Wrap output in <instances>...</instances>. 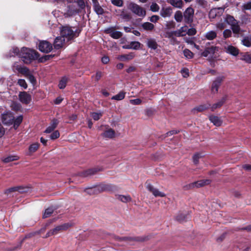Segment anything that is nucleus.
Segmentation results:
<instances>
[{"mask_svg": "<svg viewBox=\"0 0 251 251\" xmlns=\"http://www.w3.org/2000/svg\"><path fill=\"white\" fill-rule=\"evenodd\" d=\"M187 215L184 213H179L176 217V220L179 223L186 221Z\"/></svg>", "mask_w": 251, "mask_h": 251, "instance_id": "a19ab883", "label": "nucleus"}, {"mask_svg": "<svg viewBox=\"0 0 251 251\" xmlns=\"http://www.w3.org/2000/svg\"><path fill=\"white\" fill-rule=\"evenodd\" d=\"M227 100V96H225L223 97L221 100L218 102L213 104L212 106H210V109L212 111H214L215 109L220 108L226 102Z\"/></svg>", "mask_w": 251, "mask_h": 251, "instance_id": "4be33fe9", "label": "nucleus"}, {"mask_svg": "<svg viewBox=\"0 0 251 251\" xmlns=\"http://www.w3.org/2000/svg\"><path fill=\"white\" fill-rule=\"evenodd\" d=\"M218 50V48L216 46L206 47L204 50L201 53V56L206 57L209 54L213 55Z\"/></svg>", "mask_w": 251, "mask_h": 251, "instance_id": "a211bd4d", "label": "nucleus"}, {"mask_svg": "<svg viewBox=\"0 0 251 251\" xmlns=\"http://www.w3.org/2000/svg\"><path fill=\"white\" fill-rule=\"evenodd\" d=\"M217 9L213 8L210 10L209 12V17L210 18L214 19L217 16Z\"/></svg>", "mask_w": 251, "mask_h": 251, "instance_id": "8fccbe9b", "label": "nucleus"}, {"mask_svg": "<svg viewBox=\"0 0 251 251\" xmlns=\"http://www.w3.org/2000/svg\"><path fill=\"white\" fill-rule=\"evenodd\" d=\"M209 120L214 125L217 126H221L222 124V121L221 120L220 118L217 116L210 115L209 116Z\"/></svg>", "mask_w": 251, "mask_h": 251, "instance_id": "b1692460", "label": "nucleus"}, {"mask_svg": "<svg viewBox=\"0 0 251 251\" xmlns=\"http://www.w3.org/2000/svg\"><path fill=\"white\" fill-rule=\"evenodd\" d=\"M142 101L140 99H136L130 100V103L133 105H139L141 104Z\"/></svg>", "mask_w": 251, "mask_h": 251, "instance_id": "0e129e2a", "label": "nucleus"}, {"mask_svg": "<svg viewBox=\"0 0 251 251\" xmlns=\"http://www.w3.org/2000/svg\"><path fill=\"white\" fill-rule=\"evenodd\" d=\"M15 55H18L26 64L30 63L31 60L37 58V53L35 51L26 48H23L20 51L18 48H13L11 56Z\"/></svg>", "mask_w": 251, "mask_h": 251, "instance_id": "f257e3e1", "label": "nucleus"}, {"mask_svg": "<svg viewBox=\"0 0 251 251\" xmlns=\"http://www.w3.org/2000/svg\"><path fill=\"white\" fill-rule=\"evenodd\" d=\"M227 50V52L233 56H237L239 53L238 49L231 45L228 46Z\"/></svg>", "mask_w": 251, "mask_h": 251, "instance_id": "473e14b6", "label": "nucleus"}, {"mask_svg": "<svg viewBox=\"0 0 251 251\" xmlns=\"http://www.w3.org/2000/svg\"><path fill=\"white\" fill-rule=\"evenodd\" d=\"M147 46L149 48L153 50H155L157 49L158 44L156 40L153 38L148 39L147 42Z\"/></svg>", "mask_w": 251, "mask_h": 251, "instance_id": "a878e982", "label": "nucleus"}, {"mask_svg": "<svg viewBox=\"0 0 251 251\" xmlns=\"http://www.w3.org/2000/svg\"><path fill=\"white\" fill-rule=\"evenodd\" d=\"M172 6L181 9L183 6V2L182 0H170L168 1Z\"/></svg>", "mask_w": 251, "mask_h": 251, "instance_id": "c756f323", "label": "nucleus"}, {"mask_svg": "<svg viewBox=\"0 0 251 251\" xmlns=\"http://www.w3.org/2000/svg\"><path fill=\"white\" fill-rule=\"evenodd\" d=\"M111 3L114 5L121 7L123 5L124 1L123 0H111Z\"/></svg>", "mask_w": 251, "mask_h": 251, "instance_id": "5fc2aeb1", "label": "nucleus"}, {"mask_svg": "<svg viewBox=\"0 0 251 251\" xmlns=\"http://www.w3.org/2000/svg\"><path fill=\"white\" fill-rule=\"evenodd\" d=\"M38 47L41 51L45 53L50 52L52 49V45L46 41H41Z\"/></svg>", "mask_w": 251, "mask_h": 251, "instance_id": "4468645a", "label": "nucleus"}, {"mask_svg": "<svg viewBox=\"0 0 251 251\" xmlns=\"http://www.w3.org/2000/svg\"><path fill=\"white\" fill-rule=\"evenodd\" d=\"M231 29L233 33L239 34L241 31V28L239 25V22H236L235 24L231 25Z\"/></svg>", "mask_w": 251, "mask_h": 251, "instance_id": "e433bc0d", "label": "nucleus"}, {"mask_svg": "<svg viewBox=\"0 0 251 251\" xmlns=\"http://www.w3.org/2000/svg\"><path fill=\"white\" fill-rule=\"evenodd\" d=\"M97 186L100 193L103 192H113L116 190V186L111 184L102 183Z\"/></svg>", "mask_w": 251, "mask_h": 251, "instance_id": "9d476101", "label": "nucleus"}, {"mask_svg": "<svg viewBox=\"0 0 251 251\" xmlns=\"http://www.w3.org/2000/svg\"><path fill=\"white\" fill-rule=\"evenodd\" d=\"M60 136V133L58 130L54 131L50 135V138L52 140L57 139Z\"/></svg>", "mask_w": 251, "mask_h": 251, "instance_id": "e2e57ef3", "label": "nucleus"}, {"mask_svg": "<svg viewBox=\"0 0 251 251\" xmlns=\"http://www.w3.org/2000/svg\"><path fill=\"white\" fill-rule=\"evenodd\" d=\"M241 59L248 63L251 64V54L247 52L242 55Z\"/></svg>", "mask_w": 251, "mask_h": 251, "instance_id": "de8ad7c7", "label": "nucleus"}, {"mask_svg": "<svg viewBox=\"0 0 251 251\" xmlns=\"http://www.w3.org/2000/svg\"><path fill=\"white\" fill-rule=\"evenodd\" d=\"M150 9L152 12H157L159 10V6L157 3H153L151 5Z\"/></svg>", "mask_w": 251, "mask_h": 251, "instance_id": "bf43d9fd", "label": "nucleus"}, {"mask_svg": "<svg viewBox=\"0 0 251 251\" xmlns=\"http://www.w3.org/2000/svg\"><path fill=\"white\" fill-rule=\"evenodd\" d=\"M101 135L104 137L112 139L115 137V132L113 129L109 128L104 131Z\"/></svg>", "mask_w": 251, "mask_h": 251, "instance_id": "bb28decb", "label": "nucleus"}, {"mask_svg": "<svg viewBox=\"0 0 251 251\" xmlns=\"http://www.w3.org/2000/svg\"><path fill=\"white\" fill-rule=\"evenodd\" d=\"M204 37L209 40H212L216 38L217 33L213 30L207 32L205 33Z\"/></svg>", "mask_w": 251, "mask_h": 251, "instance_id": "f704fd0d", "label": "nucleus"}, {"mask_svg": "<svg viewBox=\"0 0 251 251\" xmlns=\"http://www.w3.org/2000/svg\"><path fill=\"white\" fill-rule=\"evenodd\" d=\"M121 17L124 20H126V21H129L131 19V15L125 13L124 11L122 12V13L121 14Z\"/></svg>", "mask_w": 251, "mask_h": 251, "instance_id": "603ef678", "label": "nucleus"}, {"mask_svg": "<svg viewBox=\"0 0 251 251\" xmlns=\"http://www.w3.org/2000/svg\"><path fill=\"white\" fill-rule=\"evenodd\" d=\"M146 188L155 197H165L166 196V194L164 193L159 191L158 189L154 188L151 183H148V182L146 183Z\"/></svg>", "mask_w": 251, "mask_h": 251, "instance_id": "9b49d317", "label": "nucleus"}, {"mask_svg": "<svg viewBox=\"0 0 251 251\" xmlns=\"http://www.w3.org/2000/svg\"><path fill=\"white\" fill-rule=\"evenodd\" d=\"M105 32L109 34L112 38L115 39H118L123 36V33L121 31H115L114 27L107 28L105 30Z\"/></svg>", "mask_w": 251, "mask_h": 251, "instance_id": "2eb2a0df", "label": "nucleus"}, {"mask_svg": "<svg viewBox=\"0 0 251 251\" xmlns=\"http://www.w3.org/2000/svg\"><path fill=\"white\" fill-rule=\"evenodd\" d=\"M197 33V30L196 28L193 27V26L191 27V28L188 29V31L187 32V34L189 36H194Z\"/></svg>", "mask_w": 251, "mask_h": 251, "instance_id": "680f3d73", "label": "nucleus"}, {"mask_svg": "<svg viewBox=\"0 0 251 251\" xmlns=\"http://www.w3.org/2000/svg\"><path fill=\"white\" fill-rule=\"evenodd\" d=\"M58 124V121L56 119H54L51 124L46 128L45 132L47 133H51L56 127Z\"/></svg>", "mask_w": 251, "mask_h": 251, "instance_id": "c85d7f7f", "label": "nucleus"}, {"mask_svg": "<svg viewBox=\"0 0 251 251\" xmlns=\"http://www.w3.org/2000/svg\"><path fill=\"white\" fill-rule=\"evenodd\" d=\"M127 8L133 13L140 17H145L146 15V10L137 4L131 2L128 5Z\"/></svg>", "mask_w": 251, "mask_h": 251, "instance_id": "423d86ee", "label": "nucleus"}, {"mask_svg": "<svg viewBox=\"0 0 251 251\" xmlns=\"http://www.w3.org/2000/svg\"><path fill=\"white\" fill-rule=\"evenodd\" d=\"M78 7V2H75V4H69L67 6V9L65 13V15L66 17H70L75 15L77 12Z\"/></svg>", "mask_w": 251, "mask_h": 251, "instance_id": "ddd939ff", "label": "nucleus"}, {"mask_svg": "<svg viewBox=\"0 0 251 251\" xmlns=\"http://www.w3.org/2000/svg\"><path fill=\"white\" fill-rule=\"evenodd\" d=\"M23 120L22 115H19L15 118L11 111H6L1 114V121L2 123L7 126L13 125L15 129L18 128Z\"/></svg>", "mask_w": 251, "mask_h": 251, "instance_id": "f03ea898", "label": "nucleus"}, {"mask_svg": "<svg viewBox=\"0 0 251 251\" xmlns=\"http://www.w3.org/2000/svg\"><path fill=\"white\" fill-rule=\"evenodd\" d=\"M166 27L167 29H173L176 27V24L173 21H171L167 23Z\"/></svg>", "mask_w": 251, "mask_h": 251, "instance_id": "13d9d810", "label": "nucleus"}, {"mask_svg": "<svg viewBox=\"0 0 251 251\" xmlns=\"http://www.w3.org/2000/svg\"><path fill=\"white\" fill-rule=\"evenodd\" d=\"M71 225L69 223H64L61 225H59L49 231L46 234V238H48L52 235H56L60 232L67 230Z\"/></svg>", "mask_w": 251, "mask_h": 251, "instance_id": "0eeeda50", "label": "nucleus"}, {"mask_svg": "<svg viewBox=\"0 0 251 251\" xmlns=\"http://www.w3.org/2000/svg\"><path fill=\"white\" fill-rule=\"evenodd\" d=\"M112 238H114L115 240L118 241H136V242H144L145 241H147L149 239V236H136V237H119L118 236H116L115 235H112Z\"/></svg>", "mask_w": 251, "mask_h": 251, "instance_id": "39448f33", "label": "nucleus"}, {"mask_svg": "<svg viewBox=\"0 0 251 251\" xmlns=\"http://www.w3.org/2000/svg\"><path fill=\"white\" fill-rule=\"evenodd\" d=\"M102 168L97 167L86 170L81 173L79 172V176L87 177L89 176L94 175L99 172L102 171Z\"/></svg>", "mask_w": 251, "mask_h": 251, "instance_id": "f8f14e48", "label": "nucleus"}, {"mask_svg": "<svg viewBox=\"0 0 251 251\" xmlns=\"http://www.w3.org/2000/svg\"><path fill=\"white\" fill-rule=\"evenodd\" d=\"M11 108L15 111H19L21 109V106L20 104L14 102L12 103Z\"/></svg>", "mask_w": 251, "mask_h": 251, "instance_id": "69168bd1", "label": "nucleus"}, {"mask_svg": "<svg viewBox=\"0 0 251 251\" xmlns=\"http://www.w3.org/2000/svg\"><path fill=\"white\" fill-rule=\"evenodd\" d=\"M84 191L90 195L100 194V191L98 190L97 185L86 188Z\"/></svg>", "mask_w": 251, "mask_h": 251, "instance_id": "412c9836", "label": "nucleus"}, {"mask_svg": "<svg viewBox=\"0 0 251 251\" xmlns=\"http://www.w3.org/2000/svg\"><path fill=\"white\" fill-rule=\"evenodd\" d=\"M180 131L178 130H172L167 132L165 135V137L172 135L173 134H176L179 133Z\"/></svg>", "mask_w": 251, "mask_h": 251, "instance_id": "338daca9", "label": "nucleus"}, {"mask_svg": "<svg viewBox=\"0 0 251 251\" xmlns=\"http://www.w3.org/2000/svg\"><path fill=\"white\" fill-rule=\"evenodd\" d=\"M18 70L20 73L23 74L25 77L30 73L29 70L25 67H20Z\"/></svg>", "mask_w": 251, "mask_h": 251, "instance_id": "49530a36", "label": "nucleus"}, {"mask_svg": "<svg viewBox=\"0 0 251 251\" xmlns=\"http://www.w3.org/2000/svg\"><path fill=\"white\" fill-rule=\"evenodd\" d=\"M93 9L96 13L98 15H102L104 13V10L99 4V1L93 4Z\"/></svg>", "mask_w": 251, "mask_h": 251, "instance_id": "393cba45", "label": "nucleus"}, {"mask_svg": "<svg viewBox=\"0 0 251 251\" xmlns=\"http://www.w3.org/2000/svg\"><path fill=\"white\" fill-rule=\"evenodd\" d=\"M172 13V9L171 7H162L160 10V15L164 17H170Z\"/></svg>", "mask_w": 251, "mask_h": 251, "instance_id": "5701e85b", "label": "nucleus"}, {"mask_svg": "<svg viewBox=\"0 0 251 251\" xmlns=\"http://www.w3.org/2000/svg\"><path fill=\"white\" fill-rule=\"evenodd\" d=\"M104 73L100 71H97L96 74L93 75H92L91 77L95 81L98 82L100 80L101 77L103 75Z\"/></svg>", "mask_w": 251, "mask_h": 251, "instance_id": "58836bf2", "label": "nucleus"}, {"mask_svg": "<svg viewBox=\"0 0 251 251\" xmlns=\"http://www.w3.org/2000/svg\"><path fill=\"white\" fill-rule=\"evenodd\" d=\"M68 81V79L66 77H63L61 78V79L59 81L58 84V87L60 89H63L65 88L66 86V84Z\"/></svg>", "mask_w": 251, "mask_h": 251, "instance_id": "c03bdc74", "label": "nucleus"}, {"mask_svg": "<svg viewBox=\"0 0 251 251\" xmlns=\"http://www.w3.org/2000/svg\"><path fill=\"white\" fill-rule=\"evenodd\" d=\"M183 54L187 59H191L194 57L193 53L189 49H185L183 50Z\"/></svg>", "mask_w": 251, "mask_h": 251, "instance_id": "a18cd8bd", "label": "nucleus"}, {"mask_svg": "<svg viewBox=\"0 0 251 251\" xmlns=\"http://www.w3.org/2000/svg\"><path fill=\"white\" fill-rule=\"evenodd\" d=\"M135 56V55L133 52H130L128 54L121 55L118 58L121 61H127L132 59Z\"/></svg>", "mask_w": 251, "mask_h": 251, "instance_id": "7c9ffc66", "label": "nucleus"}, {"mask_svg": "<svg viewBox=\"0 0 251 251\" xmlns=\"http://www.w3.org/2000/svg\"><path fill=\"white\" fill-rule=\"evenodd\" d=\"M60 34L67 42L72 40L75 35L74 31L68 26H62L60 28Z\"/></svg>", "mask_w": 251, "mask_h": 251, "instance_id": "6e6552de", "label": "nucleus"}, {"mask_svg": "<svg viewBox=\"0 0 251 251\" xmlns=\"http://www.w3.org/2000/svg\"><path fill=\"white\" fill-rule=\"evenodd\" d=\"M28 188L23 187L22 186H17L10 187L5 190V193L8 194L9 193L15 192H18L20 193H24L28 192Z\"/></svg>", "mask_w": 251, "mask_h": 251, "instance_id": "dca6fc26", "label": "nucleus"}, {"mask_svg": "<svg viewBox=\"0 0 251 251\" xmlns=\"http://www.w3.org/2000/svg\"><path fill=\"white\" fill-rule=\"evenodd\" d=\"M132 49L138 50L141 46V43L138 41H132L130 43Z\"/></svg>", "mask_w": 251, "mask_h": 251, "instance_id": "864d4df0", "label": "nucleus"}, {"mask_svg": "<svg viewBox=\"0 0 251 251\" xmlns=\"http://www.w3.org/2000/svg\"><path fill=\"white\" fill-rule=\"evenodd\" d=\"M211 181L210 179H202L193 183L186 184L183 186V189L185 191L192 190L194 188H199L209 184Z\"/></svg>", "mask_w": 251, "mask_h": 251, "instance_id": "20e7f679", "label": "nucleus"}, {"mask_svg": "<svg viewBox=\"0 0 251 251\" xmlns=\"http://www.w3.org/2000/svg\"><path fill=\"white\" fill-rule=\"evenodd\" d=\"M210 106L211 104L209 103H206L203 104L198 105L192 109V112L194 114H195L196 111L197 112H203L210 108Z\"/></svg>", "mask_w": 251, "mask_h": 251, "instance_id": "aec40b11", "label": "nucleus"}, {"mask_svg": "<svg viewBox=\"0 0 251 251\" xmlns=\"http://www.w3.org/2000/svg\"><path fill=\"white\" fill-rule=\"evenodd\" d=\"M225 78V77L224 76H220L217 77L213 81L211 88V91L212 93L215 94L218 92L219 88Z\"/></svg>", "mask_w": 251, "mask_h": 251, "instance_id": "1a4fd4ad", "label": "nucleus"}, {"mask_svg": "<svg viewBox=\"0 0 251 251\" xmlns=\"http://www.w3.org/2000/svg\"><path fill=\"white\" fill-rule=\"evenodd\" d=\"M232 35V32L230 29H225L223 32V37L225 39L230 37Z\"/></svg>", "mask_w": 251, "mask_h": 251, "instance_id": "6e6d98bb", "label": "nucleus"}, {"mask_svg": "<svg viewBox=\"0 0 251 251\" xmlns=\"http://www.w3.org/2000/svg\"><path fill=\"white\" fill-rule=\"evenodd\" d=\"M242 44L247 47H251V37L246 36L242 40Z\"/></svg>", "mask_w": 251, "mask_h": 251, "instance_id": "79ce46f5", "label": "nucleus"}, {"mask_svg": "<svg viewBox=\"0 0 251 251\" xmlns=\"http://www.w3.org/2000/svg\"><path fill=\"white\" fill-rule=\"evenodd\" d=\"M241 251H249L251 248V244L248 242L240 243L237 246Z\"/></svg>", "mask_w": 251, "mask_h": 251, "instance_id": "cd10ccee", "label": "nucleus"}, {"mask_svg": "<svg viewBox=\"0 0 251 251\" xmlns=\"http://www.w3.org/2000/svg\"><path fill=\"white\" fill-rule=\"evenodd\" d=\"M101 61L103 64H107L109 62L110 59L108 56L104 55L103 57H102Z\"/></svg>", "mask_w": 251, "mask_h": 251, "instance_id": "774afa93", "label": "nucleus"}, {"mask_svg": "<svg viewBox=\"0 0 251 251\" xmlns=\"http://www.w3.org/2000/svg\"><path fill=\"white\" fill-rule=\"evenodd\" d=\"M119 199L123 202H127L131 200V198L129 196L120 195Z\"/></svg>", "mask_w": 251, "mask_h": 251, "instance_id": "09e8293b", "label": "nucleus"}, {"mask_svg": "<svg viewBox=\"0 0 251 251\" xmlns=\"http://www.w3.org/2000/svg\"><path fill=\"white\" fill-rule=\"evenodd\" d=\"M54 209L52 207H48L46 209L44 213L43 214V218L45 219L48 218L51 216L53 213Z\"/></svg>", "mask_w": 251, "mask_h": 251, "instance_id": "4c0bfd02", "label": "nucleus"}, {"mask_svg": "<svg viewBox=\"0 0 251 251\" xmlns=\"http://www.w3.org/2000/svg\"><path fill=\"white\" fill-rule=\"evenodd\" d=\"M26 77L32 84L34 85L36 83V79L31 73L28 75H27Z\"/></svg>", "mask_w": 251, "mask_h": 251, "instance_id": "052dcab7", "label": "nucleus"}, {"mask_svg": "<svg viewBox=\"0 0 251 251\" xmlns=\"http://www.w3.org/2000/svg\"><path fill=\"white\" fill-rule=\"evenodd\" d=\"M18 84L25 89L27 87V83L24 79H19L18 81Z\"/></svg>", "mask_w": 251, "mask_h": 251, "instance_id": "4d7b16f0", "label": "nucleus"}, {"mask_svg": "<svg viewBox=\"0 0 251 251\" xmlns=\"http://www.w3.org/2000/svg\"><path fill=\"white\" fill-rule=\"evenodd\" d=\"M39 148V144L37 143H35L31 144L28 149V151L30 154H28V155H31V153L35 152Z\"/></svg>", "mask_w": 251, "mask_h": 251, "instance_id": "37998d69", "label": "nucleus"}, {"mask_svg": "<svg viewBox=\"0 0 251 251\" xmlns=\"http://www.w3.org/2000/svg\"><path fill=\"white\" fill-rule=\"evenodd\" d=\"M125 92H124V91H121L118 94L113 96L111 99L116 100H121L125 98Z\"/></svg>", "mask_w": 251, "mask_h": 251, "instance_id": "ea45409f", "label": "nucleus"}, {"mask_svg": "<svg viewBox=\"0 0 251 251\" xmlns=\"http://www.w3.org/2000/svg\"><path fill=\"white\" fill-rule=\"evenodd\" d=\"M66 42H67L65 39L61 35V36L57 37L55 38L54 42V47L55 49H59L62 48Z\"/></svg>", "mask_w": 251, "mask_h": 251, "instance_id": "6ab92c4d", "label": "nucleus"}, {"mask_svg": "<svg viewBox=\"0 0 251 251\" xmlns=\"http://www.w3.org/2000/svg\"><path fill=\"white\" fill-rule=\"evenodd\" d=\"M174 19L177 23H181L183 20V14L180 10L176 11L174 15Z\"/></svg>", "mask_w": 251, "mask_h": 251, "instance_id": "2f4dec72", "label": "nucleus"}, {"mask_svg": "<svg viewBox=\"0 0 251 251\" xmlns=\"http://www.w3.org/2000/svg\"><path fill=\"white\" fill-rule=\"evenodd\" d=\"M225 21L230 26L238 22L233 16L229 14L226 15Z\"/></svg>", "mask_w": 251, "mask_h": 251, "instance_id": "c9c22d12", "label": "nucleus"}, {"mask_svg": "<svg viewBox=\"0 0 251 251\" xmlns=\"http://www.w3.org/2000/svg\"><path fill=\"white\" fill-rule=\"evenodd\" d=\"M183 14L184 23L192 27L194 22V9L192 7L189 6L185 9Z\"/></svg>", "mask_w": 251, "mask_h": 251, "instance_id": "7ed1b4c3", "label": "nucleus"}, {"mask_svg": "<svg viewBox=\"0 0 251 251\" xmlns=\"http://www.w3.org/2000/svg\"><path fill=\"white\" fill-rule=\"evenodd\" d=\"M141 26L146 31H152L154 28L153 24L149 22L144 23L142 24Z\"/></svg>", "mask_w": 251, "mask_h": 251, "instance_id": "72a5a7b5", "label": "nucleus"}, {"mask_svg": "<svg viewBox=\"0 0 251 251\" xmlns=\"http://www.w3.org/2000/svg\"><path fill=\"white\" fill-rule=\"evenodd\" d=\"M91 116L95 121H98L102 116V113L93 112L91 114Z\"/></svg>", "mask_w": 251, "mask_h": 251, "instance_id": "3c124183", "label": "nucleus"}, {"mask_svg": "<svg viewBox=\"0 0 251 251\" xmlns=\"http://www.w3.org/2000/svg\"><path fill=\"white\" fill-rule=\"evenodd\" d=\"M19 99L23 103L28 104L31 101V96L26 92H21L19 94Z\"/></svg>", "mask_w": 251, "mask_h": 251, "instance_id": "f3484780", "label": "nucleus"}]
</instances>
